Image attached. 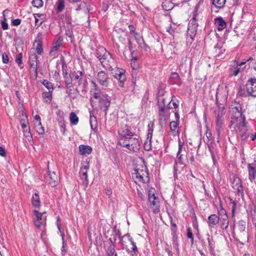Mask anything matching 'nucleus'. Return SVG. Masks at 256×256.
<instances>
[{
	"label": "nucleus",
	"instance_id": "nucleus-9",
	"mask_svg": "<svg viewBox=\"0 0 256 256\" xmlns=\"http://www.w3.org/2000/svg\"><path fill=\"white\" fill-rule=\"evenodd\" d=\"M111 72L114 76L118 80L119 86L123 87L124 82L126 78L125 74L126 70L123 68H113V70Z\"/></svg>",
	"mask_w": 256,
	"mask_h": 256
},
{
	"label": "nucleus",
	"instance_id": "nucleus-21",
	"mask_svg": "<svg viewBox=\"0 0 256 256\" xmlns=\"http://www.w3.org/2000/svg\"><path fill=\"white\" fill-rule=\"evenodd\" d=\"M221 212L222 214L221 215V218H220V224L222 228L226 230L228 228L229 224L228 216L224 210H221Z\"/></svg>",
	"mask_w": 256,
	"mask_h": 256
},
{
	"label": "nucleus",
	"instance_id": "nucleus-12",
	"mask_svg": "<svg viewBox=\"0 0 256 256\" xmlns=\"http://www.w3.org/2000/svg\"><path fill=\"white\" fill-rule=\"evenodd\" d=\"M116 239L114 240L110 238L108 244H105L104 249L106 256H118V253L116 251Z\"/></svg>",
	"mask_w": 256,
	"mask_h": 256
},
{
	"label": "nucleus",
	"instance_id": "nucleus-41",
	"mask_svg": "<svg viewBox=\"0 0 256 256\" xmlns=\"http://www.w3.org/2000/svg\"><path fill=\"white\" fill-rule=\"evenodd\" d=\"M70 120L71 124L76 125L78 122V118L74 112H72L70 114Z\"/></svg>",
	"mask_w": 256,
	"mask_h": 256
},
{
	"label": "nucleus",
	"instance_id": "nucleus-2",
	"mask_svg": "<svg viewBox=\"0 0 256 256\" xmlns=\"http://www.w3.org/2000/svg\"><path fill=\"white\" fill-rule=\"evenodd\" d=\"M148 170L144 166L143 161L140 164H136L134 168V172L132 173V177L136 183H146L149 181Z\"/></svg>",
	"mask_w": 256,
	"mask_h": 256
},
{
	"label": "nucleus",
	"instance_id": "nucleus-42",
	"mask_svg": "<svg viewBox=\"0 0 256 256\" xmlns=\"http://www.w3.org/2000/svg\"><path fill=\"white\" fill-rule=\"evenodd\" d=\"M173 6V4L170 0H166L162 4V7L166 10H172Z\"/></svg>",
	"mask_w": 256,
	"mask_h": 256
},
{
	"label": "nucleus",
	"instance_id": "nucleus-13",
	"mask_svg": "<svg viewBox=\"0 0 256 256\" xmlns=\"http://www.w3.org/2000/svg\"><path fill=\"white\" fill-rule=\"evenodd\" d=\"M232 188L236 190V194L240 196L242 198L244 197V188L242 184L241 180L240 178L234 176L232 182Z\"/></svg>",
	"mask_w": 256,
	"mask_h": 256
},
{
	"label": "nucleus",
	"instance_id": "nucleus-47",
	"mask_svg": "<svg viewBox=\"0 0 256 256\" xmlns=\"http://www.w3.org/2000/svg\"><path fill=\"white\" fill-rule=\"evenodd\" d=\"M22 53H20L16 55V62L18 65V66L22 68H23L22 66Z\"/></svg>",
	"mask_w": 256,
	"mask_h": 256
},
{
	"label": "nucleus",
	"instance_id": "nucleus-33",
	"mask_svg": "<svg viewBox=\"0 0 256 256\" xmlns=\"http://www.w3.org/2000/svg\"><path fill=\"white\" fill-rule=\"evenodd\" d=\"M197 28H198L196 27L188 26L187 36L190 37L192 40H193L196 34Z\"/></svg>",
	"mask_w": 256,
	"mask_h": 256
},
{
	"label": "nucleus",
	"instance_id": "nucleus-14",
	"mask_svg": "<svg viewBox=\"0 0 256 256\" xmlns=\"http://www.w3.org/2000/svg\"><path fill=\"white\" fill-rule=\"evenodd\" d=\"M34 214L36 216L34 223L36 227L40 228L46 223V216H45L46 212H40L37 210H34Z\"/></svg>",
	"mask_w": 256,
	"mask_h": 256
},
{
	"label": "nucleus",
	"instance_id": "nucleus-48",
	"mask_svg": "<svg viewBox=\"0 0 256 256\" xmlns=\"http://www.w3.org/2000/svg\"><path fill=\"white\" fill-rule=\"evenodd\" d=\"M43 1L42 0H33L32 2V5L36 8H40L43 6Z\"/></svg>",
	"mask_w": 256,
	"mask_h": 256
},
{
	"label": "nucleus",
	"instance_id": "nucleus-6",
	"mask_svg": "<svg viewBox=\"0 0 256 256\" xmlns=\"http://www.w3.org/2000/svg\"><path fill=\"white\" fill-rule=\"evenodd\" d=\"M118 144L132 152H138L140 147L138 139L133 136L127 138L126 139H118Z\"/></svg>",
	"mask_w": 256,
	"mask_h": 256
},
{
	"label": "nucleus",
	"instance_id": "nucleus-62",
	"mask_svg": "<svg viewBox=\"0 0 256 256\" xmlns=\"http://www.w3.org/2000/svg\"><path fill=\"white\" fill-rule=\"evenodd\" d=\"M128 28L130 32L135 36L136 33V29L132 25H130Z\"/></svg>",
	"mask_w": 256,
	"mask_h": 256
},
{
	"label": "nucleus",
	"instance_id": "nucleus-10",
	"mask_svg": "<svg viewBox=\"0 0 256 256\" xmlns=\"http://www.w3.org/2000/svg\"><path fill=\"white\" fill-rule=\"evenodd\" d=\"M127 238L128 240L130 242L131 244L132 245V248L131 250L126 249V250L128 254H130L131 256H137L138 250V248L136 246V243L133 241L132 238L130 236V234H127L126 235L124 236L122 239L120 240V243L122 246H124V238Z\"/></svg>",
	"mask_w": 256,
	"mask_h": 256
},
{
	"label": "nucleus",
	"instance_id": "nucleus-23",
	"mask_svg": "<svg viewBox=\"0 0 256 256\" xmlns=\"http://www.w3.org/2000/svg\"><path fill=\"white\" fill-rule=\"evenodd\" d=\"M220 221V218L216 214H212L208 217V226L210 228H213Z\"/></svg>",
	"mask_w": 256,
	"mask_h": 256
},
{
	"label": "nucleus",
	"instance_id": "nucleus-19",
	"mask_svg": "<svg viewBox=\"0 0 256 256\" xmlns=\"http://www.w3.org/2000/svg\"><path fill=\"white\" fill-rule=\"evenodd\" d=\"M42 38V34L41 33H38L34 44V46H36V50L38 54H42L43 53Z\"/></svg>",
	"mask_w": 256,
	"mask_h": 256
},
{
	"label": "nucleus",
	"instance_id": "nucleus-53",
	"mask_svg": "<svg viewBox=\"0 0 256 256\" xmlns=\"http://www.w3.org/2000/svg\"><path fill=\"white\" fill-rule=\"evenodd\" d=\"M57 115L58 116V122H64V112L62 111L59 110L57 112Z\"/></svg>",
	"mask_w": 256,
	"mask_h": 256
},
{
	"label": "nucleus",
	"instance_id": "nucleus-17",
	"mask_svg": "<svg viewBox=\"0 0 256 256\" xmlns=\"http://www.w3.org/2000/svg\"><path fill=\"white\" fill-rule=\"evenodd\" d=\"M46 182L48 183L52 186H56L58 185L59 178L55 172H49L48 176L46 178Z\"/></svg>",
	"mask_w": 256,
	"mask_h": 256
},
{
	"label": "nucleus",
	"instance_id": "nucleus-28",
	"mask_svg": "<svg viewBox=\"0 0 256 256\" xmlns=\"http://www.w3.org/2000/svg\"><path fill=\"white\" fill-rule=\"evenodd\" d=\"M72 76L74 80L78 82V86H80L82 84V80L83 78V73L80 70L74 72L72 74Z\"/></svg>",
	"mask_w": 256,
	"mask_h": 256
},
{
	"label": "nucleus",
	"instance_id": "nucleus-59",
	"mask_svg": "<svg viewBox=\"0 0 256 256\" xmlns=\"http://www.w3.org/2000/svg\"><path fill=\"white\" fill-rule=\"evenodd\" d=\"M114 232H115V234L116 236H118L119 237L120 240L122 239V238L120 236V230L116 228V226H114V228H113Z\"/></svg>",
	"mask_w": 256,
	"mask_h": 256
},
{
	"label": "nucleus",
	"instance_id": "nucleus-40",
	"mask_svg": "<svg viewBox=\"0 0 256 256\" xmlns=\"http://www.w3.org/2000/svg\"><path fill=\"white\" fill-rule=\"evenodd\" d=\"M236 226L239 232H242L245 231L246 222L244 220H241L238 222Z\"/></svg>",
	"mask_w": 256,
	"mask_h": 256
},
{
	"label": "nucleus",
	"instance_id": "nucleus-54",
	"mask_svg": "<svg viewBox=\"0 0 256 256\" xmlns=\"http://www.w3.org/2000/svg\"><path fill=\"white\" fill-rule=\"evenodd\" d=\"M2 61L4 64H8L9 62L8 56L6 52L2 54Z\"/></svg>",
	"mask_w": 256,
	"mask_h": 256
},
{
	"label": "nucleus",
	"instance_id": "nucleus-24",
	"mask_svg": "<svg viewBox=\"0 0 256 256\" xmlns=\"http://www.w3.org/2000/svg\"><path fill=\"white\" fill-rule=\"evenodd\" d=\"M214 24L218 31L222 30L226 26V22L220 16L214 19Z\"/></svg>",
	"mask_w": 256,
	"mask_h": 256
},
{
	"label": "nucleus",
	"instance_id": "nucleus-27",
	"mask_svg": "<svg viewBox=\"0 0 256 256\" xmlns=\"http://www.w3.org/2000/svg\"><path fill=\"white\" fill-rule=\"evenodd\" d=\"M62 71L64 74V82L66 88H73L72 76L68 74V73L66 72H64V66Z\"/></svg>",
	"mask_w": 256,
	"mask_h": 256
},
{
	"label": "nucleus",
	"instance_id": "nucleus-1",
	"mask_svg": "<svg viewBox=\"0 0 256 256\" xmlns=\"http://www.w3.org/2000/svg\"><path fill=\"white\" fill-rule=\"evenodd\" d=\"M96 56L99 59L104 68L110 71L113 70L115 61L112 54L104 48H100L97 50Z\"/></svg>",
	"mask_w": 256,
	"mask_h": 256
},
{
	"label": "nucleus",
	"instance_id": "nucleus-32",
	"mask_svg": "<svg viewBox=\"0 0 256 256\" xmlns=\"http://www.w3.org/2000/svg\"><path fill=\"white\" fill-rule=\"evenodd\" d=\"M170 82L172 84H179L180 82V78L177 72L172 73L170 78Z\"/></svg>",
	"mask_w": 256,
	"mask_h": 256
},
{
	"label": "nucleus",
	"instance_id": "nucleus-5",
	"mask_svg": "<svg viewBox=\"0 0 256 256\" xmlns=\"http://www.w3.org/2000/svg\"><path fill=\"white\" fill-rule=\"evenodd\" d=\"M238 94L242 97L251 96L256 98V78L252 77L246 82L244 88H240Z\"/></svg>",
	"mask_w": 256,
	"mask_h": 256
},
{
	"label": "nucleus",
	"instance_id": "nucleus-25",
	"mask_svg": "<svg viewBox=\"0 0 256 256\" xmlns=\"http://www.w3.org/2000/svg\"><path fill=\"white\" fill-rule=\"evenodd\" d=\"M98 100L100 106L104 107L105 110H107L110 104V100L108 96L104 94Z\"/></svg>",
	"mask_w": 256,
	"mask_h": 256
},
{
	"label": "nucleus",
	"instance_id": "nucleus-29",
	"mask_svg": "<svg viewBox=\"0 0 256 256\" xmlns=\"http://www.w3.org/2000/svg\"><path fill=\"white\" fill-rule=\"evenodd\" d=\"M44 15L42 14H34L36 26H37L38 27L40 26L44 22Z\"/></svg>",
	"mask_w": 256,
	"mask_h": 256
},
{
	"label": "nucleus",
	"instance_id": "nucleus-15",
	"mask_svg": "<svg viewBox=\"0 0 256 256\" xmlns=\"http://www.w3.org/2000/svg\"><path fill=\"white\" fill-rule=\"evenodd\" d=\"M97 80L102 86L108 87L110 84V79L108 74L104 71H100L97 74Z\"/></svg>",
	"mask_w": 256,
	"mask_h": 256
},
{
	"label": "nucleus",
	"instance_id": "nucleus-64",
	"mask_svg": "<svg viewBox=\"0 0 256 256\" xmlns=\"http://www.w3.org/2000/svg\"><path fill=\"white\" fill-rule=\"evenodd\" d=\"M0 156H6V151L4 148L2 146H0Z\"/></svg>",
	"mask_w": 256,
	"mask_h": 256
},
{
	"label": "nucleus",
	"instance_id": "nucleus-4",
	"mask_svg": "<svg viewBox=\"0 0 256 256\" xmlns=\"http://www.w3.org/2000/svg\"><path fill=\"white\" fill-rule=\"evenodd\" d=\"M230 122L232 124H235L234 130L241 137V138L244 140L248 138L246 134L247 129L246 124V118L244 116L240 114V116L232 120Z\"/></svg>",
	"mask_w": 256,
	"mask_h": 256
},
{
	"label": "nucleus",
	"instance_id": "nucleus-44",
	"mask_svg": "<svg viewBox=\"0 0 256 256\" xmlns=\"http://www.w3.org/2000/svg\"><path fill=\"white\" fill-rule=\"evenodd\" d=\"M35 129L39 134H42L44 132V128L42 126V123H34Z\"/></svg>",
	"mask_w": 256,
	"mask_h": 256
},
{
	"label": "nucleus",
	"instance_id": "nucleus-37",
	"mask_svg": "<svg viewBox=\"0 0 256 256\" xmlns=\"http://www.w3.org/2000/svg\"><path fill=\"white\" fill-rule=\"evenodd\" d=\"M52 90L44 92L42 93V98L44 99L46 102H50L52 99Z\"/></svg>",
	"mask_w": 256,
	"mask_h": 256
},
{
	"label": "nucleus",
	"instance_id": "nucleus-51",
	"mask_svg": "<svg viewBox=\"0 0 256 256\" xmlns=\"http://www.w3.org/2000/svg\"><path fill=\"white\" fill-rule=\"evenodd\" d=\"M179 122L172 121L170 122V128L172 131L175 132L176 128L178 127Z\"/></svg>",
	"mask_w": 256,
	"mask_h": 256
},
{
	"label": "nucleus",
	"instance_id": "nucleus-60",
	"mask_svg": "<svg viewBox=\"0 0 256 256\" xmlns=\"http://www.w3.org/2000/svg\"><path fill=\"white\" fill-rule=\"evenodd\" d=\"M172 245H173V247L175 249L177 254H179L180 250H179V248H178V242H172Z\"/></svg>",
	"mask_w": 256,
	"mask_h": 256
},
{
	"label": "nucleus",
	"instance_id": "nucleus-61",
	"mask_svg": "<svg viewBox=\"0 0 256 256\" xmlns=\"http://www.w3.org/2000/svg\"><path fill=\"white\" fill-rule=\"evenodd\" d=\"M61 236H62V247H65L66 246V242L64 240V232H61Z\"/></svg>",
	"mask_w": 256,
	"mask_h": 256
},
{
	"label": "nucleus",
	"instance_id": "nucleus-30",
	"mask_svg": "<svg viewBox=\"0 0 256 256\" xmlns=\"http://www.w3.org/2000/svg\"><path fill=\"white\" fill-rule=\"evenodd\" d=\"M22 128V129L24 136L27 138L28 140L30 141L32 139V136L28 124H23Z\"/></svg>",
	"mask_w": 256,
	"mask_h": 256
},
{
	"label": "nucleus",
	"instance_id": "nucleus-34",
	"mask_svg": "<svg viewBox=\"0 0 256 256\" xmlns=\"http://www.w3.org/2000/svg\"><path fill=\"white\" fill-rule=\"evenodd\" d=\"M226 0H212V3L218 8H222L224 6Z\"/></svg>",
	"mask_w": 256,
	"mask_h": 256
},
{
	"label": "nucleus",
	"instance_id": "nucleus-52",
	"mask_svg": "<svg viewBox=\"0 0 256 256\" xmlns=\"http://www.w3.org/2000/svg\"><path fill=\"white\" fill-rule=\"evenodd\" d=\"M187 237L189 238L190 239V242H191V244H194V236H193V234H192V232L191 230L188 228L187 229Z\"/></svg>",
	"mask_w": 256,
	"mask_h": 256
},
{
	"label": "nucleus",
	"instance_id": "nucleus-46",
	"mask_svg": "<svg viewBox=\"0 0 256 256\" xmlns=\"http://www.w3.org/2000/svg\"><path fill=\"white\" fill-rule=\"evenodd\" d=\"M136 40L138 43V44L142 48H144L145 50H147L148 46L142 38H136Z\"/></svg>",
	"mask_w": 256,
	"mask_h": 256
},
{
	"label": "nucleus",
	"instance_id": "nucleus-35",
	"mask_svg": "<svg viewBox=\"0 0 256 256\" xmlns=\"http://www.w3.org/2000/svg\"><path fill=\"white\" fill-rule=\"evenodd\" d=\"M32 204L34 207H38L40 206V200L38 194L35 193L32 195Z\"/></svg>",
	"mask_w": 256,
	"mask_h": 256
},
{
	"label": "nucleus",
	"instance_id": "nucleus-58",
	"mask_svg": "<svg viewBox=\"0 0 256 256\" xmlns=\"http://www.w3.org/2000/svg\"><path fill=\"white\" fill-rule=\"evenodd\" d=\"M240 68L238 66H236L232 71V74L234 76H237L240 72Z\"/></svg>",
	"mask_w": 256,
	"mask_h": 256
},
{
	"label": "nucleus",
	"instance_id": "nucleus-16",
	"mask_svg": "<svg viewBox=\"0 0 256 256\" xmlns=\"http://www.w3.org/2000/svg\"><path fill=\"white\" fill-rule=\"evenodd\" d=\"M63 38L62 37H59L56 41L52 44V46L50 52L51 56H56L58 55L57 52L60 50L62 47Z\"/></svg>",
	"mask_w": 256,
	"mask_h": 256
},
{
	"label": "nucleus",
	"instance_id": "nucleus-63",
	"mask_svg": "<svg viewBox=\"0 0 256 256\" xmlns=\"http://www.w3.org/2000/svg\"><path fill=\"white\" fill-rule=\"evenodd\" d=\"M178 242V237L176 234V232H172V242Z\"/></svg>",
	"mask_w": 256,
	"mask_h": 256
},
{
	"label": "nucleus",
	"instance_id": "nucleus-31",
	"mask_svg": "<svg viewBox=\"0 0 256 256\" xmlns=\"http://www.w3.org/2000/svg\"><path fill=\"white\" fill-rule=\"evenodd\" d=\"M93 86L94 88V92L92 94V96L96 99H100L104 94H102L100 90L98 88L96 82H92Z\"/></svg>",
	"mask_w": 256,
	"mask_h": 256
},
{
	"label": "nucleus",
	"instance_id": "nucleus-39",
	"mask_svg": "<svg viewBox=\"0 0 256 256\" xmlns=\"http://www.w3.org/2000/svg\"><path fill=\"white\" fill-rule=\"evenodd\" d=\"M70 2L76 3L78 5V8H76V10H81L82 8L85 6L86 4L82 2V0H68Z\"/></svg>",
	"mask_w": 256,
	"mask_h": 256
},
{
	"label": "nucleus",
	"instance_id": "nucleus-38",
	"mask_svg": "<svg viewBox=\"0 0 256 256\" xmlns=\"http://www.w3.org/2000/svg\"><path fill=\"white\" fill-rule=\"evenodd\" d=\"M90 126L92 129H94L97 126V120L96 118L94 116L92 112H90Z\"/></svg>",
	"mask_w": 256,
	"mask_h": 256
},
{
	"label": "nucleus",
	"instance_id": "nucleus-20",
	"mask_svg": "<svg viewBox=\"0 0 256 256\" xmlns=\"http://www.w3.org/2000/svg\"><path fill=\"white\" fill-rule=\"evenodd\" d=\"M248 179L250 182H254L256 176V166L254 164H248Z\"/></svg>",
	"mask_w": 256,
	"mask_h": 256
},
{
	"label": "nucleus",
	"instance_id": "nucleus-3",
	"mask_svg": "<svg viewBox=\"0 0 256 256\" xmlns=\"http://www.w3.org/2000/svg\"><path fill=\"white\" fill-rule=\"evenodd\" d=\"M159 121L166 122L170 116V109L172 108L170 106V102H166V98L163 96H159L158 100Z\"/></svg>",
	"mask_w": 256,
	"mask_h": 256
},
{
	"label": "nucleus",
	"instance_id": "nucleus-57",
	"mask_svg": "<svg viewBox=\"0 0 256 256\" xmlns=\"http://www.w3.org/2000/svg\"><path fill=\"white\" fill-rule=\"evenodd\" d=\"M184 142H182L181 141L179 140L178 142V154H180L182 150V148H184Z\"/></svg>",
	"mask_w": 256,
	"mask_h": 256
},
{
	"label": "nucleus",
	"instance_id": "nucleus-55",
	"mask_svg": "<svg viewBox=\"0 0 256 256\" xmlns=\"http://www.w3.org/2000/svg\"><path fill=\"white\" fill-rule=\"evenodd\" d=\"M153 130L149 128L148 129V132L147 134V140H149V142L150 143L151 139L152 138V134Z\"/></svg>",
	"mask_w": 256,
	"mask_h": 256
},
{
	"label": "nucleus",
	"instance_id": "nucleus-43",
	"mask_svg": "<svg viewBox=\"0 0 256 256\" xmlns=\"http://www.w3.org/2000/svg\"><path fill=\"white\" fill-rule=\"evenodd\" d=\"M8 10H5L3 12V13H2L4 18V20H2L1 22V24H2V28L4 30H6L8 28V24L6 22V20L5 18L6 13H8Z\"/></svg>",
	"mask_w": 256,
	"mask_h": 256
},
{
	"label": "nucleus",
	"instance_id": "nucleus-50",
	"mask_svg": "<svg viewBox=\"0 0 256 256\" xmlns=\"http://www.w3.org/2000/svg\"><path fill=\"white\" fill-rule=\"evenodd\" d=\"M20 124L21 126H23V124H28V119L26 116L25 114H22L20 118Z\"/></svg>",
	"mask_w": 256,
	"mask_h": 256
},
{
	"label": "nucleus",
	"instance_id": "nucleus-26",
	"mask_svg": "<svg viewBox=\"0 0 256 256\" xmlns=\"http://www.w3.org/2000/svg\"><path fill=\"white\" fill-rule=\"evenodd\" d=\"M79 152L81 155L90 154L92 153V148L90 146L81 144L78 147Z\"/></svg>",
	"mask_w": 256,
	"mask_h": 256
},
{
	"label": "nucleus",
	"instance_id": "nucleus-7",
	"mask_svg": "<svg viewBox=\"0 0 256 256\" xmlns=\"http://www.w3.org/2000/svg\"><path fill=\"white\" fill-rule=\"evenodd\" d=\"M218 96H216V103H218ZM214 115L216 118V130L219 135L220 134V130L223 124L222 117L225 114V108L223 104H217V108L215 110Z\"/></svg>",
	"mask_w": 256,
	"mask_h": 256
},
{
	"label": "nucleus",
	"instance_id": "nucleus-22",
	"mask_svg": "<svg viewBox=\"0 0 256 256\" xmlns=\"http://www.w3.org/2000/svg\"><path fill=\"white\" fill-rule=\"evenodd\" d=\"M90 166L88 164L83 165L80 169V174L82 179L84 180V182L88 184V171L89 170Z\"/></svg>",
	"mask_w": 256,
	"mask_h": 256
},
{
	"label": "nucleus",
	"instance_id": "nucleus-11",
	"mask_svg": "<svg viewBox=\"0 0 256 256\" xmlns=\"http://www.w3.org/2000/svg\"><path fill=\"white\" fill-rule=\"evenodd\" d=\"M118 139H126L134 136V133L132 131L130 126L126 124L122 126L118 130Z\"/></svg>",
	"mask_w": 256,
	"mask_h": 256
},
{
	"label": "nucleus",
	"instance_id": "nucleus-49",
	"mask_svg": "<svg viewBox=\"0 0 256 256\" xmlns=\"http://www.w3.org/2000/svg\"><path fill=\"white\" fill-rule=\"evenodd\" d=\"M188 26L198 28V24L196 20V14H194L192 18L190 20Z\"/></svg>",
	"mask_w": 256,
	"mask_h": 256
},
{
	"label": "nucleus",
	"instance_id": "nucleus-18",
	"mask_svg": "<svg viewBox=\"0 0 256 256\" xmlns=\"http://www.w3.org/2000/svg\"><path fill=\"white\" fill-rule=\"evenodd\" d=\"M38 56L36 54H33L30 56L29 64L31 68L34 71L36 76L38 74Z\"/></svg>",
	"mask_w": 256,
	"mask_h": 256
},
{
	"label": "nucleus",
	"instance_id": "nucleus-45",
	"mask_svg": "<svg viewBox=\"0 0 256 256\" xmlns=\"http://www.w3.org/2000/svg\"><path fill=\"white\" fill-rule=\"evenodd\" d=\"M42 84L46 86V88L48 89L49 90H54V86L52 84L47 80H44L42 82Z\"/></svg>",
	"mask_w": 256,
	"mask_h": 256
},
{
	"label": "nucleus",
	"instance_id": "nucleus-8",
	"mask_svg": "<svg viewBox=\"0 0 256 256\" xmlns=\"http://www.w3.org/2000/svg\"><path fill=\"white\" fill-rule=\"evenodd\" d=\"M154 190H150L148 192V202L150 204V208L154 213L158 214L160 212V205L158 198L154 194Z\"/></svg>",
	"mask_w": 256,
	"mask_h": 256
},
{
	"label": "nucleus",
	"instance_id": "nucleus-36",
	"mask_svg": "<svg viewBox=\"0 0 256 256\" xmlns=\"http://www.w3.org/2000/svg\"><path fill=\"white\" fill-rule=\"evenodd\" d=\"M56 11L58 12H62L64 8V0H58L56 2Z\"/></svg>",
	"mask_w": 256,
	"mask_h": 256
},
{
	"label": "nucleus",
	"instance_id": "nucleus-56",
	"mask_svg": "<svg viewBox=\"0 0 256 256\" xmlns=\"http://www.w3.org/2000/svg\"><path fill=\"white\" fill-rule=\"evenodd\" d=\"M21 20L20 18L14 19L12 20V24L14 26H18L21 23Z\"/></svg>",
	"mask_w": 256,
	"mask_h": 256
}]
</instances>
